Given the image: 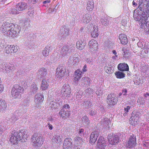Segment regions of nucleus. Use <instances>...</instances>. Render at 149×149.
Instances as JSON below:
<instances>
[{"label":"nucleus","instance_id":"obj_1","mask_svg":"<svg viewBox=\"0 0 149 149\" xmlns=\"http://www.w3.org/2000/svg\"><path fill=\"white\" fill-rule=\"evenodd\" d=\"M1 30L2 33H5L7 36L13 37L17 36L20 31L13 23L8 22L3 23Z\"/></svg>","mask_w":149,"mask_h":149},{"label":"nucleus","instance_id":"obj_2","mask_svg":"<svg viewBox=\"0 0 149 149\" xmlns=\"http://www.w3.org/2000/svg\"><path fill=\"white\" fill-rule=\"evenodd\" d=\"M144 13L139 10L134 11V18L136 21L140 22L142 28L148 29L149 30V22L147 21L148 16L147 14H143Z\"/></svg>","mask_w":149,"mask_h":149},{"label":"nucleus","instance_id":"obj_3","mask_svg":"<svg viewBox=\"0 0 149 149\" xmlns=\"http://www.w3.org/2000/svg\"><path fill=\"white\" fill-rule=\"evenodd\" d=\"M11 134L10 141L13 145L17 144L19 141H21L22 142L26 141L27 140V135L25 134L23 130L18 131L14 130Z\"/></svg>","mask_w":149,"mask_h":149},{"label":"nucleus","instance_id":"obj_4","mask_svg":"<svg viewBox=\"0 0 149 149\" xmlns=\"http://www.w3.org/2000/svg\"><path fill=\"white\" fill-rule=\"evenodd\" d=\"M24 89L17 84L15 85L11 90V95L14 98H19L21 97V94L23 93Z\"/></svg>","mask_w":149,"mask_h":149},{"label":"nucleus","instance_id":"obj_5","mask_svg":"<svg viewBox=\"0 0 149 149\" xmlns=\"http://www.w3.org/2000/svg\"><path fill=\"white\" fill-rule=\"evenodd\" d=\"M121 134H109L108 135L109 142L112 145H115L121 141Z\"/></svg>","mask_w":149,"mask_h":149},{"label":"nucleus","instance_id":"obj_6","mask_svg":"<svg viewBox=\"0 0 149 149\" xmlns=\"http://www.w3.org/2000/svg\"><path fill=\"white\" fill-rule=\"evenodd\" d=\"M31 140L33 145L35 146L40 147L43 143L42 136L37 133H35L32 136Z\"/></svg>","mask_w":149,"mask_h":149},{"label":"nucleus","instance_id":"obj_7","mask_svg":"<svg viewBox=\"0 0 149 149\" xmlns=\"http://www.w3.org/2000/svg\"><path fill=\"white\" fill-rule=\"evenodd\" d=\"M118 100L117 97L113 93H111L108 95L107 101L108 104L111 107L116 104Z\"/></svg>","mask_w":149,"mask_h":149},{"label":"nucleus","instance_id":"obj_8","mask_svg":"<svg viewBox=\"0 0 149 149\" xmlns=\"http://www.w3.org/2000/svg\"><path fill=\"white\" fill-rule=\"evenodd\" d=\"M66 72V68L64 64L58 65L56 70V77L59 79L63 77Z\"/></svg>","mask_w":149,"mask_h":149},{"label":"nucleus","instance_id":"obj_9","mask_svg":"<svg viewBox=\"0 0 149 149\" xmlns=\"http://www.w3.org/2000/svg\"><path fill=\"white\" fill-rule=\"evenodd\" d=\"M61 93L62 96L65 98L70 96L71 90L68 84H65L62 87Z\"/></svg>","mask_w":149,"mask_h":149},{"label":"nucleus","instance_id":"obj_10","mask_svg":"<svg viewBox=\"0 0 149 149\" xmlns=\"http://www.w3.org/2000/svg\"><path fill=\"white\" fill-rule=\"evenodd\" d=\"M126 147L129 148L134 147L136 144V136L132 134L129 138L128 140L126 143Z\"/></svg>","mask_w":149,"mask_h":149},{"label":"nucleus","instance_id":"obj_11","mask_svg":"<svg viewBox=\"0 0 149 149\" xmlns=\"http://www.w3.org/2000/svg\"><path fill=\"white\" fill-rule=\"evenodd\" d=\"M74 47L73 46H68L64 45L63 47L60 51L61 53L63 56L66 55L68 52L71 53L74 51Z\"/></svg>","mask_w":149,"mask_h":149},{"label":"nucleus","instance_id":"obj_12","mask_svg":"<svg viewBox=\"0 0 149 149\" xmlns=\"http://www.w3.org/2000/svg\"><path fill=\"white\" fill-rule=\"evenodd\" d=\"M73 141L72 139L70 138H67L64 141L63 145L65 148H70L73 146Z\"/></svg>","mask_w":149,"mask_h":149},{"label":"nucleus","instance_id":"obj_13","mask_svg":"<svg viewBox=\"0 0 149 149\" xmlns=\"http://www.w3.org/2000/svg\"><path fill=\"white\" fill-rule=\"evenodd\" d=\"M106 142L102 136H100L97 142V146L100 149H105L107 146Z\"/></svg>","mask_w":149,"mask_h":149},{"label":"nucleus","instance_id":"obj_14","mask_svg":"<svg viewBox=\"0 0 149 149\" xmlns=\"http://www.w3.org/2000/svg\"><path fill=\"white\" fill-rule=\"evenodd\" d=\"M69 29L65 26H62L60 29V33L62 35V37L63 38H65L69 34Z\"/></svg>","mask_w":149,"mask_h":149},{"label":"nucleus","instance_id":"obj_15","mask_svg":"<svg viewBox=\"0 0 149 149\" xmlns=\"http://www.w3.org/2000/svg\"><path fill=\"white\" fill-rule=\"evenodd\" d=\"M88 45L89 46L90 50L92 52L97 50L98 44L96 40L93 39L89 41Z\"/></svg>","mask_w":149,"mask_h":149},{"label":"nucleus","instance_id":"obj_16","mask_svg":"<svg viewBox=\"0 0 149 149\" xmlns=\"http://www.w3.org/2000/svg\"><path fill=\"white\" fill-rule=\"evenodd\" d=\"M70 110L61 109L59 112V114L61 117L64 119H65L69 117L70 114Z\"/></svg>","mask_w":149,"mask_h":149},{"label":"nucleus","instance_id":"obj_17","mask_svg":"<svg viewBox=\"0 0 149 149\" xmlns=\"http://www.w3.org/2000/svg\"><path fill=\"white\" fill-rule=\"evenodd\" d=\"M44 100L43 95L41 93H37L35 96L34 102L37 104H41Z\"/></svg>","mask_w":149,"mask_h":149},{"label":"nucleus","instance_id":"obj_18","mask_svg":"<svg viewBox=\"0 0 149 149\" xmlns=\"http://www.w3.org/2000/svg\"><path fill=\"white\" fill-rule=\"evenodd\" d=\"M5 51L6 53L9 54L16 52L17 49H15V47L14 45H8L6 47Z\"/></svg>","mask_w":149,"mask_h":149},{"label":"nucleus","instance_id":"obj_19","mask_svg":"<svg viewBox=\"0 0 149 149\" xmlns=\"http://www.w3.org/2000/svg\"><path fill=\"white\" fill-rule=\"evenodd\" d=\"M27 8V5L26 3L22 2L17 4L15 8L19 11H23L26 9Z\"/></svg>","mask_w":149,"mask_h":149},{"label":"nucleus","instance_id":"obj_20","mask_svg":"<svg viewBox=\"0 0 149 149\" xmlns=\"http://www.w3.org/2000/svg\"><path fill=\"white\" fill-rule=\"evenodd\" d=\"M118 68L121 71H128L129 70L128 65L125 63L119 64L118 66Z\"/></svg>","mask_w":149,"mask_h":149},{"label":"nucleus","instance_id":"obj_21","mask_svg":"<svg viewBox=\"0 0 149 149\" xmlns=\"http://www.w3.org/2000/svg\"><path fill=\"white\" fill-rule=\"evenodd\" d=\"M21 114L22 113L19 112L15 113L14 114L11 115V118L9 119L10 121L12 123L15 122L18 119V117H19Z\"/></svg>","mask_w":149,"mask_h":149},{"label":"nucleus","instance_id":"obj_22","mask_svg":"<svg viewBox=\"0 0 149 149\" xmlns=\"http://www.w3.org/2000/svg\"><path fill=\"white\" fill-rule=\"evenodd\" d=\"M119 39L121 43L123 45H126L128 42V40L127 38L126 35L125 34H121L119 35Z\"/></svg>","mask_w":149,"mask_h":149},{"label":"nucleus","instance_id":"obj_23","mask_svg":"<svg viewBox=\"0 0 149 149\" xmlns=\"http://www.w3.org/2000/svg\"><path fill=\"white\" fill-rule=\"evenodd\" d=\"M52 47L50 45L47 46L42 51L43 55L45 56H48L49 52L52 51Z\"/></svg>","mask_w":149,"mask_h":149},{"label":"nucleus","instance_id":"obj_24","mask_svg":"<svg viewBox=\"0 0 149 149\" xmlns=\"http://www.w3.org/2000/svg\"><path fill=\"white\" fill-rule=\"evenodd\" d=\"M86 44V43L85 41H79L76 43L77 48L80 50H82L84 48Z\"/></svg>","mask_w":149,"mask_h":149},{"label":"nucleus","instance_id":"obj_25","mask_svg":"<svg viewBox=\"0 0 149 149\" xmlns=\"http://www.w3.org/2000/svg\"><path fill=\"white\" fill-rule=\"evenodd\" d=\"M147 3H149V0H142L141 3L140 2H139L138 6L139 10L143 12L145 10L143 6H144V4H146Z\"/></svg>","mask_w":149,"mask_h":149},{"label":"nucleus","instance_id":"obj_26","mask_svg":"<svg viewBox=\"0 0 149 149\" xmlns=\"http://www.w3.org/2000/svg\"><path fill=\"white\" fill-rule=\"evenodd\" d=\"M83 22L85 23H89L92 19L91 15H90L86 14H84L82 17Z\"/></svg>","mask_w":149,"mask_h":149},{"label":"nucleus","instance_id":"obj_27","mask_svg":"<svg viewBox=\"0 0 149 149\" xmlns=\"http://www.w3.org/2000/svg\"><path fill=\"white\" fill-rule=\"evenodd\" d=\"M141 115V113L139 111L134 110L132 113L131 118H135L139 119Z\"/></svg>","mask_w":149,"mask_h":149},{"label":"nucleus","instance_id":"obj_28","mask_svg":"<svg viewBox=\"0 0 149 149\" xmlns=\"http://www.w3.org/2000/svg\"><path fill=\"white\" fill-rule=\"evenodd\" d=\"M48 80L43 79L41 86V88L42 90H45L48 88L49 86Z\"/></svg>","mask_w":149,"mask_h":149},{"label":"nucleus","instance_id":"obj_29","mask_svg":"<svg viewBox=\"0 0 149 149\" xmlns=\"http://www.w3.org/2000/svg\"><path fill=\"white\" fill-rule=\"evenodd\" d=\"M61 141V140L60 136L58 135L55 136L53 137V138L52 139V142L53 145L54 144L55 146L56 145V144H57L58 143H59Z\"/></svg>","mask_w":149,"mask_h":149},{"label":"nucleus","instance_id":"obj_30","mask_svg":"<svg viewBox=\"0 0 149 149\" xmlns=\"http://www.w3.org/2000/svg\"><path fill=\"white\" fill-rule=\"evenodd\" d=\"M7 104L5 100H0V111H3L6 109Z\"/></svg>","mask_w":149,"mask_h":149},{"label":"nucleus","instance_id":"obj_31","mask_svg":"<svg viewBox=\"0 0 149 149\" xmlns=\"http://www.w3.org/2000/svg\"><path fill=\"white\" fill-rule=\"evenodd\" d=\"M87 9L89 11H92L94 8V3L93 0L88 1L87 2Z\"/></svg>","mask_w":149,"mask_h":149},{"label":"nucleus","instance_id":"obj_32","mask_svg":"<svg viewBox=\"0 0 149 149\" xmlns=\"http://www.w3.org/2000/svg\"><path fill=\"white\" fill-rule=\"evenodd\" d=\"M115 74L116 77L118 79L123 78L125 77V74L122 72L119 71L116 72Z\"/></svg>","mask_w":149,"mask_h":149},{"label":"nucleus","instance_id":"obj_33","mask_svg":"<svg viewBox=\"0 0 149 149\" xmlns=\"http://www.w3.org/2000/svg\"><path fill=\"white\" fill-rule=\"evenodd\" d=\"M81 120L83 123L85 125H88L90 124V121L87 116H83L81 118Z\"/></svg>","mask_w":149,"mask_h":149},{"label":"nucleus","instance_id":"obj_34","mask_svg":"<svg viewBox=\"0 0 149 149\" xmlns=\"http://www.w3.org/2000/svg\"><path fill=\"white\" fill-rule=\"evenodd\" d=\"M145 101V100L144 98L141 97L138 99L137 102L139 104V106L143 107H144Z\"/></svg>","mask_w":149,"mask_h":149},{"label":"nucleus","instance_id":"obj_35","mask_svg":"<svg viewBox=\"0 0 149 149\" xmlns=\"http://www.w3.org/2000/svg\"><path fill=\"white\" fill-rule=\"evenodd\" d=\"M38 73L41 76L45 77L47 74V70L44 68H41L39 70Z\"/></svg>","mask_w":149,"mask_h":149},{"label":"nucleus","instance_id":"obj_36","mask_svg":"<svg viewBox=\"0 0 149 149\" xmlns=\"http://www.w3.org/2000/svg\"><path fill=\"white\" fill-rule=\"evenodd\" d=\"M81 81L84 84L89 86L90 84V79L88 77H85L82 78Z\"/></svg>","mask_w":149,"mask_h":149},{"label":"nucleus","instance_id":"obj_37","mask_svg":"<svg viewBox=\"0 0 149 149\" xmlns=\"http://www.w3.org/2000/svg\"><path fill=\"white\" fill-rule=\"evenodd\" d=\"M82 105L86 108L88 109L91 108L92 106L91 102L89 100H86L82 104Z\"/></svg>","mask_w":149,"mask_h":149},{"label":"nucleus","instance_id":"obj_38","mask_svg":"<svg viewBox=\"0 0 149 149\" xmlns=\"http://www.w3.org/2000/svg\"><path fill=\"white\" fill-rule=\"evenodd\" d=\"M76 76L74 77V80L75 82L78 81L81 77L82 72L79 71L77 70L75 72Z\"/></svg>","mask_w":149,"mask_h":149},{"label":"nucleus","instance_id":"obj_39","mask_svg":"<svg viewBox=\"0 0 149 149\" xmlns=\"http://www.w3.org/2000/svg\"><path fill=\"white\" fill-rule=\"evenodd\" d=\"M93 31L91 32V35L93 38H95L98 36V34L97 33L98 31V28L97 26H95L93 27Z\"/></svg>","mask_w":149,"mask_h":149},{"label":"nucleus","instance_id":"obj_40","mask_svg":"<svg viewBox=\"0 0 149 149\" xmlns=\"http://www.w3.org/2000/svg\"><path fill=\"white\" fill-rule=\"evenodd\" d=\"M69 60V61L73 63V64H75L79 61V59L78 57H74L73 56H71Z\"/></svg>","mask_w":149,"mask_h":149},{"label":"nucleus","instance_id":"obj_41","mask_svg":"<svg viewBox=\"0 0 149 149\" xmlns=\"http://www.w3.org/2000/svg\"><path fill=\"white\" fill-rule=\"evenodd\" d=\"M111 121L109 119H108L107 118H104L103 121V124L106 126L107 128H109V125L111 124Z\"/></svg>","mask_w":149,"mask_h":149},{"label":"nucleus","instance_id":"obj_42","mask_svg":"<svg viewBox=\"0 0 149 149\" xmlns=\"http://www.w3.org/2000/svg\"><path fill=\"white\" fill-rule=\"evenodd\" d=\"M97 137L94 136L93 134H91L90 136V139L89 140V142L91 143H94L97 139Z\"/></svg>","mask_w":149,"mask_h":149},{"label":"nucleus","instance_id":"obj_43","mask_svg":"<svg viewBox=\"0 0 149 149\" xmlns=\"http://www.w3.org/2000/svg\"><path fill=\"white\" fill-rule=\"evenodd\" d=\"M143 7L145 10L144 11V13H143V14H147L148 16V14H149V3H147L146 4H145Z\"/></svg>","mask_w":149,"mask_h":149},{"label":"nucleus","instance_id":"obj_44","mask_svg":"<svg viewBox=\"0 0 149 149\" xmlns=\"http://www.w3.org/2000/svg\"><path fill=\"white\" fill-rule=\"evenodd\" d=\"M113 68L112 67L105 66L104 69L106 72L108 74H110L113 72Z\"/></svg>","mask_w":149,"mask_h":149},{"label":"nucleus","instance_id":"obj_45","mask_svg":"<svg viewBox=\"0 0 149 149\" xmlns=\"http://www.w3.org/2000/svg\"><path fill=\"white\" fill-rule=\"evenodd\" d=\"M10 64L5 63L3 66V68L5 69L7 73L10 72Z\"/></svg>","mask_w":149,"mask_h":149},{"label":"nucleus","instance_id":"obj_46","mask_svg":"<svg viewBox=\"0 0 149 149\" xmlns=\"http://www.w3.org/2000/svg\"><path fill=\"white\" fill-rule=\"evenodd\" d=\"M145 50L144 52L146 54H149V43H145L143 48Z\"/></svg>","mask_w":149,"mask_h":149},{"label":"nucleus","instance_id":"obj_47","mask_svg":"<svg viewBox=\"0 0 149 149\" xmlns=\"http://www.w3.org/2000/svg\"><path fill=\"white\" fill-rule=\"evenodd\" d=\"M31 90L33 93H36L38 90V88L36 84H33L31 86Z\"/></svg>","mask_w":149,"mask_h":149},{"label":"nucleus","instance_id":"obj_48","mask_svg":"<svg viewBox=\"0 0 149 149\" xmlns=\"http://www.w3.org/2000/svg\"><path fill=\"white\" fill-rule=\"evenodd\" d=\"M101 22L102 24L105 26H107L109 24V21L106 18H102L101 19Z\"/></svg>","mask_w":149,"mask_h":149},{"label":"nucleus","instance_id":"obj_49","mask_svg":"<svg viewBox=\"0 0 149 149\" xmlns=\"http://www.w3.org/2000/svg\"><path fill=\"white\" fill-rule=\"evenodd\" d=\"M74 141L76 142L82 143L83 142L82 139L80 137L76 136L74 138Z\"/></svg>","mask_w":149,"mask_h":149},{"label":"nucleus","instance_id":"obj_50","mask_svg":"<svg viewBox=\"0 0 149 149\" xmlns=\"http://www.w3.org/2000/svg\"><path fill=\"white\" fill-rule=\"evenodd\" d=\"M132 121L131 123L132 125H135L137 124V122L139 121V119L135 118H132Z\"/></svg>","mask_w":149,"mask_h":149},{"label":"nucleus","instance_id":"obj_51","mask_svg":"<svg viewBox=\"0 0 149 149\" xmlns=\"http://www.w3.org/2000/svg\"><path fill=\"white\" fill-rule=\"evenodd\" d=\"M130 107L129 106H127L126 108H124V110L125 111V113L123 114L124 116H127V113L129 111V110L130 109Z\"/></svg>","mask_w":149,"mask_h":149},{"label":"nucleus","instance_id":"obj_52","mask_svg":"<svg viewBox=\"0 0 149 149\" xmlns=\"http://www.w3.org/2000/svg\"><path fill=\"white\" fill-rule=\"evenodd\" d=\"M19 13V10H18L16 8L12 9L10 12V13L12 14H18Z\"/></svg>","mask_w":149,"mask_h":149},{"label":"nucleus","instance_id":"obj_53","mask_svg":"<svg viewBox=\"0 0 149 149\" xmlns=\"http://www.w3.org/2000/svg\"><path fill=\"white\" fill-rule=\"evenodd\" d=\"M59 59L57 56H54L52 55L50 57V59L53 62H56Z\"/></svg>","mask_w":149,"mask_h":149},{"label":"nucleus","instance_id":"obj_54","mask_svg":"<svg viewBox=\"0 0 149 149\" xmlns=\"http://www.w3.org/2000/svg\"><path fill=\"white\" fill-rule=\"evenodd\" d=\"M85 93L87 94H91V93H92L93 92V89H92L90 88H88L87 89H86L85 91Z\"/></svg>","mask_w":149,"mask_h":149},{"label":"nucleus","instance_id":"obj_55","mask_svg":"<svg viewBox=\"0 0 149 149\" xmlns=\"http://www.w3.org/2000/svg\"><path fill=\"white\" fill-rule=\"evenodd\" d=\"M123 54L124 57L127 58L129 56L130 53L127 50H125L123 53Z\"/></svg>","mask_w":149,"mask_h":149},{"label":"nucleus","instance_id":"obj_56","mask_svg":"<svg viewBox=\"0 0 149 149\" xmlns=\"http://www.w3.org/2000/svg\"><path fill=\"white\" fill-rule=\"evenodd\" d=\"M89 115L91 116H93L95 115L97 113V111L95 110H90L89 111Z\"/></svg>","mask_w":149,"mask_h":149},{"label":"nucleus","instance_id":"obj_57","mask_svg":"<svg viewBox=\"0 0 149 149\" xmlns=\"http://www.w3.org/2000/svg\"><path fill=\"white\" fill-rule=\"evenodd\" d=\"M99 131L97 130H95L94 132H92L91 134H93L94 136H95L97 137L99 135Z\"/></svg>","mask_w":149,"mask_h":149},{"label":"nucleus","instance_id":"obj_58","mask_svg":"<svg viewBox=\"0 0 149 149\" xmlns=\"http://www.w3.org/2000/svg\"><path fill=\"white\" fill-rule=\"evenodd\" d=\"M10 72H12L13 73L14 72V70L16 69V67L15 66L13 65L10 64Z\"/></svg>","mask_w":149,"mask_h":149},{"label":"nucleus","instance_id":"obj_59","mask_svg":"<svg viewBox=\"0 0 149 149\" xmlns=\"http://www.w3.org/2000/svg\"><path fill=\"white\" fill-rule=\"evenodd\" d=\"M57 6V5L55 7V8H54L53 9H52L51 8H49L48 9L49 12L51 13L53 12L56 13V10H57L58 7L56 8V6Z\"/></svg>","mask_w":149,"mask_h":149},{"label":"nucleus","instance_id":"obj_60","mask_svg":"<svg viewBox=\"0 0 149 149\" xmlns=\"http://www.w3.org/2000/svg\"><path fill=\"white\" fill-rule=\"evenodd\" d=\"M30 21L29 20H25L24 23V26H25L26 27H28L30 24Z\"/></svg>","mask_w":149,"mask_h":149},{"label":"nucleus","instance_id":"obj_61","mask_svg":"<svg viewBox=\"0 0 149 149\" xmlns=\"http://www.w3.org/2000/svg\"><path fill=\"white\" fill-rule=\"evenodd\" d=\"M84 130L83 129H79L78 132V134L81 136H83L84 134Z\"/></svg>","mask_w":149,"mask_h":149},{"label":"nucleus","instance_id":"obj_62","mask_svg":"<svg viewBox=\"0 0 149 149\" xmlns=\"http://www.w3.org/2000/svg\"><path fill=\"white\" fill-rule=\"evenodd\" d=\"M96 93L98 96H100L102 95V91L98 89L96 92Z\"/></svg>","mask_w":149,"mask_h":149},{"label":"nucleus","instance_id":"obj_63","mask_svg":"<svg viewBox=\"0 0 149 149\" xmlns=\"http://www.w3.org/2000/svg\"><path fill=\"white\" fill-rule=\"evenodd\" d=\"M75 19L74 17H72L70 21V23L72 25H74L75 24Z\"/></svg>","mask_w":149,"mask_h":149},{"label":"nucleus","instance_id":"obj_64","mask_svg":"<svg viewBox=\"0 0 149 149\" xmlns=\"http://www.w3.org/2000/svg\"><path fill=\"white\" fill-rule=\"evenodd\" d=\"M22 104L24 107H26L29 106V103L27 100H25L23 102Z\"/></svg>","mask_w":149,"mask_h":149}]
</instances>
